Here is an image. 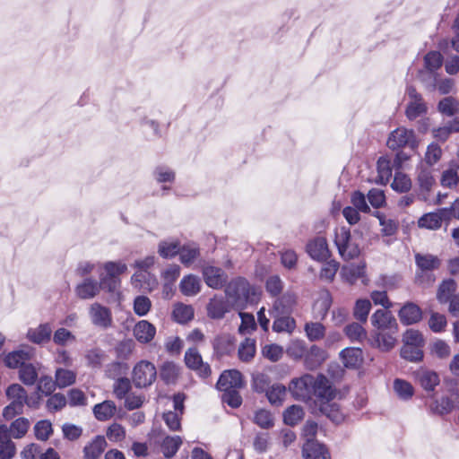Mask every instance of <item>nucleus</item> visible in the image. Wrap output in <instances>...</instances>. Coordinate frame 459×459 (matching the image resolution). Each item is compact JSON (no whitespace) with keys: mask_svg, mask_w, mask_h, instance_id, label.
Masks as SVG:
<instances>
[{"mask_svg":"<svg viewBox=\"0 0 459 459\" xmlns=\"http://www.w3.org/2000/svg\"><path fill=\"white\" fill-rule=\"evenodd\" d=\"M423 346L403 345L401 350V356L409 361L417 362L423 358Z\"/></svg>","mask_w":459,"mask_h":459,"instance_id":"4d7b16f0","label":"nucleus"},{"mask_svg":"<svg viewBox=\"0 0 459 459\" xmlns=\"http://www.w3.org/2000/svg\"><path fill=\"white\" fill-rule=\"evenodd\" d=\"M37 368L31 363H25L19 370V378L26 385H32L38 379Z\"/></svg>","mask_w":459,"mask_h":459,"instance_id":"79ce46f5","label":"nucleus"},{"mask_svg":"<svg viewBox=\"0 0 459 459\" xmlns=\"http://www.w3.org/2000/svg\"><path fill=\"white\" fill-rule=\"evenodd\" d=\"M442 155V150L439 145L437 143H430L428 148L427 152L425 153V162L426 166L431 168L433 165H435L441 158Z\"/></svg>","mask_w":459,"mask_h":459,"instance_id":"338daca9","label":"nucleus"},{"mask_svg":"<svg viewBox=\"0 0 459 459\" xmlns=\"http://www.w3.org/2000/svg\"><path fill=\"white\" fill-rule=\"evenodd\" d=\"M304 416L303 408L299 405H291L283 412V420L285 424L294 426L298 424Z\"/></svg>","mask_w":459,"mask_h":459,"instance_id":"a18cd8bd","label":"nucleus"},{"mask_svg":"<svg viewBox=\"0 0 459 459\" xmlns=\"http://www.w3.org/2000/svg\"><path fill=\"white\" fill-rule=\"evenodd\" d=\"M394 390L396 395L403 400H409L414 393L413 387L409 382L399 378L394 382Z\"/></svg>","mask_w":459,"mask_h":459,"instance_id":"603ef678","label":"nucleus"},{"mask_svg":"<svg viewBox=\"0 0 459 459\" xmlns=\"http://www.w3.org/2000/svg\"><path fill=\"white\" fill-rule=\"evenodd\" d=\"M6 396L11 403L4 408L3 416L6 420H10L18 414L23 412L24 404L29 407L35 406V402L28 397L26 390L19 384H13L6 389Z\"/></svg>","mask_w":459,"mask_h":459,"instance_id":"7ed1b4c3","label":"nucleus"},{"mask_svg":"<svg viewBox=\"0 0 459 459\" xmlns=\"http://www.w3.org/2000/svg\"><path fill=\"white\" fill-rule=\"evenodd\" d=\"M455 291V281L454 280L444 281L438 288L437 298L440 303H446L454 297L453 294Z\"/></svg>","mask_w":459,"mask_h":459,"instance_id":"09e8293b","label":"nucleus"},{"mask_svg":"<svg viewBox=\"0 0 459 459\" xmlns=\"http://www.w3.org/2000/svg\"><path fill=\"white\" fill-rule=\"evenodd\" d=\"M179 289L185 296H195L201 290L200 279L193 274L184 276L180 281Z\"/></svg>","mask_w":459,"mask_h":459,"instance_id":"c756f323","label":"nucleus"},{"mask_svg":"<svg viewBox=\"0 0 459 459\" xmlns=\"http://www.w3.org/2000/svg\"><path fill=\"white\" fill-rule=\"evenodd\" d=\"M181 444L182 439L179 436H167L161 443V452L166 457L170 458L176 455Z\"/></svg>","mask_w":459,"mask_h":459,"instance_id":"ea45409f","label":"nucleus"},{"mask_svg":"<svg viewBox=\"0 0 459 459\" xmlns=\"http://www.w3.org/2000/svg\"><path fill=\"white\" fill-rule=\"evenodd\" d=\"M306 335L311 342L321 340L325 333V327L318 322H308L305 325Z\"/></svg>","mask_w":459,"mask_h":459,"instance_id":"de8ad7c7","label":"nucleus"},{"mask_svg":"<svg viewBox=\"0 0 459 459\" xmlns=\"http://www.w3.org/2000/svg\"><path fill=\"white\" fill-rule=\"evenodd\" d=\"M455 407V401L452 397L444 396L439 400L435 401V403L431 405V410L439 415L447 414Z\"/></svg>","mask_w":459,"mask_h":459,"instance_id":"5fc2aeb1","label":"nucleus"},{"mask_svg":"<svg viewBox=\"0 0 459 459\" xmlns=\"http://www.w3.org/2000/svg\"><path fill=\"white\" fill-rule=\"evenodd\" d=\"M156 377V367L149 360H140L134 365L132 371V381L135 387L138 388H145L152 385Z\"/></svg>","mask_w":459,"mask_h":459,"instance_id":"6e6552de","label":"nucleus"},{"mask_svg":"<svg viewBox=\"0 0 459 459\" xmlns=\"http://www.w3.org/2000/svg\"><path fill=\"white\" fill-rule=\"evenodd\" d=\"M345 334L352 342H362L367 337V332L364 327L357 322L348 325L344 328Z\"/></svg>","mask_w":459,"mask_h":459,"instance_id":"3c124183","label":"nucleus"},{"mask_svg":"<svg viewBox=\"0 0 459 459\" xmlns=\"http://www.w3.org/2000/svg\"><path fill=\"white\" fill-rule=\"evenodd\" d=\"M152 307V301L146 296H137L134 300V312L139 316H146Z\"/></svg>","mask_w":459,"mask_h":459,"instance_id":"0e129e2a","label":"nucleus"},{"mask_svg":"<svg viewBox=\"0 0 459 459\" xmlns=\"http://www.w3.org/2000/svg\"><path fill=\"white\" fill-rule=\"evenodd\" d=\"M438 111L447 117L459 114V101L453 97L442 99L437 106Z\"/></svg>","mask_w":459,"mask_h":459,"instance_id":"c03bdc74","label":"nucleus"},{"mask_svg":"<svg viewBox=\"0 0 459 459\" xmlns=\"http://www.w3.org/2000/svg\"><path fill=\"white\" fill-rule=\"evenodd\" d=\"M302 456L304 459H331L326 446L316 440H309L304 443Z\"/></svg>","mask_w":459,"mask_h":459,"instance_id":"aec40b11","label":"nucleus"},{"mask_svg":"<svg viewBox=\"0 0 459 459\" xmlns=\"http://www.w3.org/2000/svg\"><path fill=\"white\" fill-rule=\"evenodd\" d=\"M377 182L385 185L392 177L391 162L386 157H380L377 163Z\"/></svg>","mask_w":459,"mask_h":459,"instance_id":"37998d69","label":"nucleus"},{"mask_svg":"<svg viewBox=\"0 0 459 459\" xmlns=\"http://www.w3.org/2000/svg\"><path fill=\"white\" fill-rule=\"evenodd\" d=\"M313 389V398L316 399L319 406L331 402L336 395V391L333 388L330 380L323 375L316 377L315 388Z\"/></svg>","mask_w":459,"mask_h":459,"instance_id":"ddd939ff","label":"nucleus"},{"mask_svg":"<svg viewBox=\"0 0 459 459\" xmlns=\"http://www.w3.org/2000/svg\"><path fill=\"white\" fill-rule=\"evenodd\" d=\"M306 250L309 256L316 261L323 262L330 256L327 240L323 237H317L309 241Z\"/></svg>","mask_w":459,"mask_h":459,"instance_id":"dca6fc26","label":"nucleus"},{"mask_svg":"<svg viewBox=\"0 0 459 459\" xmlns=\"http://www.w3.org/2000/svg\"><path fill=\"white\" fill-rule=\"evenodd\" d=\"M373 326L372 343L382 351H390L395 344L398 325L392 313L385 309L376 310L370 317Z\"/></svg>","mask_w":459,"mask_h":459,"instance_id":"f257e3e1","label":"nucleus"},{"mask_svg":"<svg viewBox=\"0 0 459 459\" xmlns=\"http://www.w3.org/2000/svg\"><path fill=\"white\" fill-rule=\"evenodd\" d=\"M100 292V284L92 278H86L75 287V293L82 299H91Z\"/></svg>","mask_w":459,"mask_h":459,"instance_id":"b1692460","label":"nucleus"},{"mask_svg":"<svg viewBox=\"0 0 459 459\" xmlns=\"http://www.w3.org/2000/svg\"><path fill=\"white\" fill-rule=\"evenodd\" d=\"M325 359L324 351L317 346H312L305 362L308 368H316Z\"/></svg>","mask_w":459,"mask_h":459,"instance_id":"69168bd1","label":"nucleus"},{"mask_svg":"<svg viewBox=\"0 0 459 459\" xmlns=\"http://www.w3.org/2000/svg\"><path fill=\"white\" fill-rule=\"evenodd\" d=\"M406 93L409 99L405 108L406 117L412 121L425 115L428 111V107L421 94L412 86L407 87Z\"/></svg>","mask_w":459,"mask_h":459,"instance_id":"9d476101","label":"nucleus"},{"mask_svg":"<svg viewBox=\"0 0 459 459\" xmlns=\"http://www.w3.org/2000/svg\"><path fill=\"white\" fill-rule=\"evenodd\" d=\"M30 427V421L26 418L15 420L10 426L11 436L14 438H22L27 433Z\"/></svg>","mask_w":459,"mask_h":459,"instance_id":"052dcab7","label":"nucleus"},{"mask_svg":"<svg viewBox=\"0 0 459 459\" xmlns=\"http://www.w3.org/2000/svg\"><path fill=\"white\" fill-rule=\"evenodd\" d=\"M242 375L236 369L225 370L221 373L217 382V387L221 391L238 389L242 387Z\"/></svg>","mask_w":459,"mask_h":459,"instance_id":"a211bd4d","label":"nucleus"},{"mask_svg":"<svg viewBox=\"0 0 459 459\" xmlns=\"http://www.w3.org/2000/svg\"><path fill=\"white\" fill-rule=\"evenodd\" d=\"M448 213L449 212L446 208L426 213L419 219L418 225L420 228L437 230L441 227L443 221H449Z\"/></svg>","mask_w":459,"mask_h":459,"instance_id":"f3484780","label":"nucleus"},{"mask_svg":"<svg viewBox=\"0 0 459 459\" xmlns=\"http://www.w3.org/2000/svg\"><path fill=\"white\" fill-rule=\"evenodd\" d=\"M366 265L364 263L361 264H351L342 268V275L345 280L351 283H355L358 280L361 279L363 283H366L365 279Z\"/></svg>","mask_w":459,"mask_h":459,"instance_id":"c85d7f7f","label":"nucleus"},{"mask_svg":"<svg viewBox=\"0 0 459 459\" xmlns=\"http://www.w3.org/2000/svg\"><path fill=\"white\" fill-rule=\"evenodd\" d=\"M398 316L403 325H409L419 322L422 313L416 304L407 303L400 309Z\"/></svg>","mask_w":459,"mask_h":459,"instance_id":"a878e982","label":"nucleus"},{"mask_svg":"<svg viewBox=\"0 0 459 459\" xmlns=\"http://www.w3.org/2000/svg\"><path fill=\"white\" fill-rule=\"evenodd\" d=\"M255 353V341L247 338L238 348V357L242 361H249Z\"/></svg>","mask_w":459,"mask_h":459,"instance_id":"13d9d810","label":"nucleus"},{"mask_svg":"<svg viewBox=\"0 0 459 459\" xmlns=\"http://www.w3.org/2000/svg\"><path fill=\"white\" fill-rule=\"evenodd\" d=\"M391 186L396 192L406 193L411 188V180L408 175L396 172Z\"/></svg>","mask_w":459,"mask_h":459,"instance_id":"8fccbe9b","label":"nucleus"},{"mask_svg":"<svg viewBox=\"0 0 459 459\" xmlns=\"http://www.w3.org/2000/svg\"><path fill=\"white\" fill-rule=\"evenodd\" d=\"M52 327L50 324H40L35 328H30L27 332V338L36 344H43L50 341Z\"/></svg>","mask_w":459,"mask_h":459,"instance_id":"393cba45","label":"nucleus"},{"mask_svg":"<svg viewBox=\"0 0 459 459\" xmlns=\"http://www.w3.org/2000/svg\"><path fill=\"white\" fill-rule=\"evenodd\" d=\"M415 262L418 267L416 272V281L420 284H430L434 281L432 272L440 265L439 259L429 254H416Z\"/></svg>","mask_w":459,"mask_h":459,"instance_id":"39448f33","label":"nucleus"},{"mask_svg":"<svg viewBox=\"0 0 459 459\" xmlns=\"http://www.w3.org/2000/svg\"><path fill=\"white\" fill-rule=\"evenodd\" d=\"M139 125L145 132L152 133L154 136L160 135V124L147 114H143L139 118Z\"/></svg>","mask_w":459,"mask_h":459,"instance_id":"e2e57ef3","label":"nucleus"},{"mask_svg":"<svg viewBox=\"0 0 459 459\" xmlns=\"http://www.w3.org/2000/svg\"><path fill=\"white\" fill-rule=\"evenodd\" d=\"M34 433L37 439L48 440L53 433L52 423L48 420L38 421L34 426Z\"/></svg>","mask_w":459,"mask_h":459,"instance_id":"6e6d98bb","label":"nucleus"},{"mask_svg":"<svg viewBox=\"0 0 459 459\" xmlns=\"http://www.w3.org/2000/svg\"><path fill=\"white\" fill-rule=\"evenodd\" d=\"M199 247L195 243L186 244L180 247V262L186 266H189L199 256Z\"/></svg>","mask_w":459,"mask_h":459,"instance_id":"58836bf2","label":"nucleus"},{"mask_svg":"<svg viewBox=\"0 0 459 459\" xmlns=\"http://www.w3.org/2000/svg\"><path fill=\"white\" fill-rule=\"evenodd\" d=\"M55 378L59 388H65L74 384L76 380V373L66 368H56Z\"/></svg>","mask_w":459,"mask_h":459,"instance_id":"a19ab883","label":"nucleus"},{"mask_svg":"<svg viewBox=\"0 0 459 459\" xmlns=\"http://www.w3.org/2000/svg\"><path fill=\"white\" fill-rule=\"evenodd\" d=\"M99 268L111 278H119V275L127 271V265L122 261H108L99 264Z\"/></svg>","mask_w":459,"mask_h":459,"instance_id":"c9c22d12","label":"nucleus"},{"mask_svg":"<svg viewBox=\"0 0 459 459\" xmlns=\"http://www.w3.org/2000/svg\"><path fill=\"white\" fill-rule=\"evenodd\" d=\"M184 359L186 367L195 371L201 377L206 378L211 375L210 365L204 362L196 348H189L185 353Z\"/></svg>","mask_w":459,"mask_h":459,"instance_id":"4468645a","label":"nucleus"},{"mask_svg":"<svg viewBox=\"0 0 459 459\" xmlns=\"http://www.w3.org/2000/svg\"><path fill=\"white\" fill-rule=\"evenodd\" d=\"M415 182L419 199L423 202H429L430 193L436 186L434 169L424 164H420L416 169Z\"/></svg>","mask_w":459,"mask_h":459,"instance_id":"0eeeda50","label":"nucleus"},{"mask_svg":"<svg viewBox=\"0 0 459 459\" xmlns=\"http://www.w3.org/2000/svg\"><path fill=\"white\" fill-rule=\"evenodd\" d=\"M362 351L357 348H346L340 352V357L347 368H355L361 361Z\"/></svg>","mask_w":459,"mask_h":459,"instance_id":"4c0bfd02","label":"nucleus"},{"mask_svg":"<svg viewBox=\"0 0 459 459\" xmlns=\"http://www.w3.org/2000/svg\"><path fill=\"white\" fill-rule=\"evenodd\" d=\"M316 377L304 374L300 377L293 378L289 385V391L294 399L302 402L313 400V388H315Z\"/></svg>","mask_w":459,"mask_h":459,"instance_id":"423d86ee","label":"nucleus"},{"mask_svg":"<svg viewBox=\"0 0 459 459\" xmlns=\"http://www.w3.org/2000/svg\"><path fill=\"white\" fill-rule=\"evenodd\" d=\"M153 177L158 183L172 184L176 175L172 169L167 166H158L153 170Z\"/></svg>","mask_w":459,"mask_h":459,"instance_id":"864d4df0","label":"nucleus"},{"mask_svg":"<svg viewBox=\"0 0 459 459\" xmlns=\"http://www.w3.org/2000/svg\"><path fill=\"white\" fill-rule=\"evenodd\" d=\"M180 243L177 239L162 240L158 245V254L162 258H171L179 254Z\"/></svg>","mask_w":459,"mask_h":459,"instance_id":"f704fd0d","label":"nucleus"},{"mask_svg":"<svg viewBox=\"0 0 459 459\" xmlns=\"http://www.w3.org/2000/svg\"><path fill=\"white\" fill-rule=\"evenodd\" d=\"M418 140L412 129L403 126L393 130L387 138L386 145L391 150L408 147L414 150L418 147Z\"/></svg>","mask_w":459,"mask_h":459,"instance_id":"1a4fd4ad","label":"nucleus"},{"mask_svg":"<svg viewBox=\"0 0 459 459\" xmlns=\"http://www.w3.org/2000/svg\"><path fill=\"white\" fill-rule=\"evenodd\" d=\"M226 296L232 302V306L243 309L247 303L257 299L255 289L244 278H237L229 282L225 289Z\"/></svg>","mask_w":459,"mask_h":459,"instance_id":"f03ea898","label":"nucleus"},{"mask_svg":"<svg viewBox=\"0 0 459 459\" xmlns=\"http://www.w3.org/2000/svg\"><path fill=\"white\" fill-rule=\"evenodd\" d=\"M133 334L138 342L148 344L156 335V327L147 320H141L134 325Z\"/></svg>","mask_w":459,"mask_h":459,"instance_id":"6ab92c4d","label":"nucleus"},{"mask_svg":"<svg viewBox=\"0 0 459 459\" xmlns=\"http://www.w3.org/2000/svg\"><path fill=\"white\" fill-rule=\"evenodd\" d=\"M319 410L335 424H341L345 419L344 413L335 403L329 402L325 404H321Z\"/></svg>","mask_w":459,"mask_h":459,"instance_id":"473e14b6","label":"nucleus"},{"mask_svg":"<svg viewBox=\"0 0 459 459\" xmlns=\"http://www.w3.org/2000/svg\"><path fill=\"white\" fill-rule=\"evenodd\" d=\"M205 283L212 289H221L226 282L227 276L222 269L215 266H206L203 271Z\"/></svg>","mask_w":459,"mask_h":459,"instance_id":"412c9836","label":"nucleus"},{"mask_svg":"<svg viewBox=\"0 0 459 459\" xmlns=\"http://www.w3.org/2000/svg\"><path fill=\"white\" fill-rule=\"evenodd\" d=\"M180 368L171 361L162 364L160 370V377L166 384H173L179 376Z\"/></svg>","mask_w":459,"mask_h":459,"instance_id":"e433bc0d","label":"nucleus"},{"mask_svg":"<svg viewBox=\"0 0 459 459\" xmlns=\"http://www.w3.org/2000/svg\"><path fill=\"white\" fill-rule=\"evenodd\" d=\"M117 411L116 404L113 401L107 400L93 407L95 418L100 421L110 420Z\"/></svg>","mask_w":459,"mask_h":459,"instance_id":"2f4dec72","label":"nucleus"},{"mask_svg":"<svg viewBox=\"0 0 459 459\" xmlns=\"http://www.w3.org/2000/svg\"><path fill=\"white\" fill-rule=\"evenodd\" d=\"M273 318V330L276 333H291L296 328V322L290 314L270 313Z\"/></svg>","mask_w":459,"mask_h":459,"instance_id":"5701e85b","label":"nucleus"},{"mask_svg":"<svg viewBox=\"0 0 459 459\" xmlns=\"http://www.w3.org/2000/svg\"><path fill=\"white\" fill-rule=\"evenodd\" d=\"M31 356L30 351L17 350L6 354L4 358V362L9 368H21L22 365L31 359Z\"/></svg>","mask_w":459,"mask_h":459,"instance_id":"bb28decb","label":"nucleus"},{"mask_svg":"<svg viewBox=\"0 0 459 459\" xmlns=\"http://www.w3.org/2000/svg\"><path fill=\"white\" fill-rule=\"evenodd\" d=\"M230 308L231 306L229 300L223 296L215 295L206 306L207 316L212 319H222L230 311Z\"/></svg>","mask_w":459,"mask_h":459,"instance_id":"2eb2a0df","label":"nucleus"},{"mask_svg":"<svg viewBox=\"0 0 459 459\" xmlns=\"http://www.w3.org/2000/svg\"><path fill=\"white\" fill-rule=\"evenodd\" d=\"M107 446L106 439L103 436H97L84 449L85 459H98L103 453Z\"/></svg>","mask_w":459,"mask_h":459,"instance_id":"7c9ffc66","label":"nucleus"},{"mask_svg":"<svg viewBox=\"0 0 459 459\" xmlns=\"http://www.w3.org/2000/svg\"><path fill=\"white\" fill-rule=\"evenodd\" d=\"M334 245L339 255L346 261L358 257L360 249L356 241L352 238L351 230L344 226L336 228L334 230Z\"/></svg>","mask_w":459,"mask_h":459,"instance_id":"20e7f679","label":"nucleus"},{"mask_svg":"<svg viewBox=\"0 0 459 459\" xmlns=\"http://www.w3.org/2000/svg\"><path fill=\"white\" fill-rule=\"evenodd\" d=\"M264 384H265L264 376H260L255 378L254 385L257 392L265 391ZM286 394L287 389L281 384H273L266 390V396L268 398V401L272 405L274 406H280L282 404Z\"/></svg>","mask_w":459,"mask_h":459,"instance_id":"9b49d317","label":"nucleus"},{"mask_svg":"<svg viewBox=\"0 0 459 459\" xmlns=\"http://www.w3.org/2000/svg\"><path fill=\"white\" fill-rule=\"evenodd\" d=\"M425 67L431 73L436 72L443 63V56L437 51H431L425 56Z\"/></svg>","mask_w":459,"mask_h":459,"instance_id":"774afa93","label":"nucleus"},{"mask_svg":"<svg viewBox=\"0 0 459 459\" xmlns=\"http://www.w3.org/2000/svg\"><path fill=\"white\" fill-rule=\"evenodd\" d=\"M172 317L179 324H186L193 319L194 308L191 305L177 303L173 307Z\"/></svg>","mask_w":459,"mask_h":459,"instance_id":"72a5a7b5","label":"nucleus"},{"mask_svg":"<svg viewBox=\"0 0 459 459\" xmlns=\"http://www.w3.org/2000/svg\"><path fill=\"white\" fill-rule=\"evenodd\" d=\"M296 304V296L292 292H285L276 299L270 313L290 314Z\"/></svg>","mask_w":459,"mask_h":459,"instance_id":"cd10ccee","label":"nucleus"},{"mask_svg":"<svg viewBox=\"0 0 459 459\" xmlns=\"http://www.w3.org/2000/svg\"><path fill=\"white\" fill-rule=\"evenodd\" d=\"M99 276L100 281H98V283L100 284V290L102 289L108 292L113 293L120 288V278H111L101 273H100Z\"/></svg>","mask_w":459,"mask_h":459,"instance_id":"680f3d73","label":"nucleus"},{"mask_svg":"<svg viewBox=\"0 0 459 459\" xmlns=\"http://www.w3.org/2000/svg\"><path fill=\"white\" fill-rule=\"evenodd\" d=\"M371 309V303L368 299H358L355 303L353 308V316L354 317L361 322L366 323L368 320V314Z\"/></svg>","mask_w":459,"mask_h":459,"instance_id":"49530a36","label":"nucleus"},{"mask_svg":"<svg viewBox=\"0 0 459 459\" xmlns=\"http://www.w3.org/2000/svg\"><path fill=\"white\" fill-rule=\"evenodd\" d=\"M459 177L457 173V167H450L442 172L440 184L444 187L452 188L458 185Z\"/></svg>","mask_w":459,"mask_h":459,"instance_id":"bf43d9fd","label":"nucleus"},{"mask_svg":"<svg viewBox=\"0 0 459 459\" xmlns=\"http://www.w3.org/2000/svg\"><path fill=\"white\" fill-rule=\"evenodd\" d=\"M89 316L91 322L96 327L108 329L113 325L111 310L98 303H92L89 308Z\"/></svg>","mask_w":459,"mask_h":459,"instance_id":"f8f14e48","label":"nucleus"},{"mask_svg":"<svg viewBox=\"0 0 459 459\" xmlns=\"http://www.w3.org/2000/svg\"><path fill=\"white\" fill-rule=\"evenodd\" d=\"M415 377L420 386L427 392L434 391L435 387L439 385L440 379L435 371L420 368L415 372Z\"/></svg>","mask_w":459,"mask_h":459,"instance_id":"4be33fe9","label":"nucleus"}]
</instances>
